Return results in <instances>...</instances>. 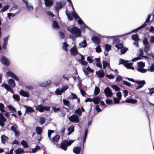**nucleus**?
I'll return each instance as SVG.
<instances>
[{"label":"nucleus","mask_w":154,"mask_h":154,"mask_svg":"<svg viewBox=\"0 0 154 154\" xmlns=\"http://www.w3.org/2000/svg\"><path fill=\"white\" fill-rule=\"evenodd\" d=\"M69 88V86L68 85H66L65 86L62 87L61 90L63 92H64L65 91Z\"/></svg>","instance_id":"obj_63"},{"label":"nucleus","mask_w":154,"mask_h":154,"mask_svg":"<svg viewBox=\"0 0 154 154\" xmlns=\"http://www.w3.org/2000/svg\"><path fill=\"white\" fill-rule=\"evenodd\" d=\"M123 82L124 85L128 86H130L131 85V83L127 81H123Z\"/></svg>","instance_id":"obj_61"},{"label":"nucleus","mask_w":154,"mask_h":154,"mask_svg":"<svg viewBox=\"0 0 154 154\" xmlns=\"http://www.w3.org/2000/svg\"><path fill=\"white\" fill-rule=\"evenodd\" d=\"M19 94L24 97H30L29 94L28 92L24 91L23 90H21L19 93Z\"/></svg>","instance_id":"obj_8"},{"label":"nucleus","mask_w":154,"mask_h":154,"mask_svg":"<svg viewBox=\"0 0 154 154\" xmlns=\"http://www.w3.org/2000/svg\"><path fill=\"white\" fill-rule=\"evenodd\" d=\"M137 65L139 68H143L145 66V63L142 61L139 62L137 63Z\"/></svg>","instance_id":"obj_39"},{"label":"nucleus","mask_w":154,"mask_h":154,"mask_svg":"<svg viewBox=\"0 0 154 154\" xmlns=\"http://www.w3.org/2000/svg\"><path fill=\"white\" fill-rule=\"evenodd\" d=\"M36 131L38 134L40 135L42 133V129L39 126H37L36 128Z\"/></svg>","instance_id":"obj_28"},{"label":"nucleus","mask_w":154,"mask_h":154,"mask_svg":"<svg viewBox=\"0 0 154 154\" xmlns=\"http://www.w3.org/2000/svg\"><path fill=\"white\" fill-rule=\"evenodd\" d=\"M151 16V15H149L148 18H147L145 22L144 23H145V24H146V26L147 25V24H146V23H148L150 21V18Z\"/></svg>","instance_id":"obj_59"},{"label":"nucleus","mask_w":154,"mask_h":154,"mask_svg":"<svg viewBox=\"0 0 154 154\" xmlns=\"http://www.w3.org/2000/svg\"><path fill=\"white\" fill-rule=\"evenodd\" d=\"M17 126H15L14 125L12 126L11 127V130L13 131L15 133L16 136H17L19 135V132L17 130Z\"/></svg>","instance_id":"obj_11"},{"label":"nucleus","mask_w":154,"mask_h":154,"mask_svg":"<svg viewBox=\"0 0 154 154\" xmlns=\"http://www.w3.org/2000/svg\"><path fill=\"white\" fill-rule=\"evenodd\" d=\"M105 49L107 52L110 50L111 49V46L108 44H106L105 45Z\"/></svg>","instance_id":"obj_34"},{"label":"nucleus","mask_w":154,"mask_h":154,"mask_svg":"<svg viewBox=\"0 0 154 154\" xmlns=\"http://www.w3.org/2000/svg\"><path fill=\"white\" fill-rule=\"evenodd\" d=\"M81 150V148L79 146L75 147L73 149V152L76 154H79Z\"/></svg>","instance_id":"obj_14"},{"label":"nucleus","mask_w":154,"mask_h":154,"mask_svg":"<svg viewBox=\"0 0 154 154\" xmlns=\"http://www.w3.org/2000/svg\"><path fill=\"white\" fill-rule=\"evenodd\" d=\"M35 109L40 112H43V106L42 104L39 105L35 106Z\"/></svg>","instance_id":"obj_23"},{"label":"nucleus","mask_w":154,"mask_h":154,"mask_svg":"<svg viewBox=\"0 0 154 154\" xmlns=\"http://www.w3.org/2000/svg\"><path fill=\"white\" fill-rule=\"evenodd\" d=\"M54 130H49L48 131V137L51 139V135L52 133H54Z\"/></svg>","instance_id":"obj_48"},{"label":"nucleus","mask_w":154,"mask_h":154,"mask_svg":"<svg viewBox=\"0 0 154 154\" xmlns=\"http://www.w3.org/2000/svg\"><path fill=\"white\" fill-rule=\"evenodd\" d=\"M63 7L62 4L60 2H58L56 4V6H55V9L56 10L58 11L62 8Z\"/></svg>","instance_id":"obj_17"},{"label":"nucleus","mask_w":154,"mask_h":154,"mask_svg":"<svg viewBox=\"0 0 154 154\" xmlns=\"http://www.w3.org/2000/svg\"><path fill=\"white\" fill-rule=\"evenodd\" d=\"M68 129L69 132L70 131L72 132H73L74 130V127L73 126H70L69 127Z\"/></svg>","instance_id":"obj_58"},{"label":"nucleus","mask_w":154,"mask_h":154,"mask_svg":"<svg viewBox=\"0 0 154 154\" xmlns=\"http://www.w3.org/2000/svg\"><path fill=\"white\" fill-rule=\"evenodd\" d=\"M108 63L106 61H103V67L104 69H105L107 66Z\"/></svg>","instance_id":"obj_54"},{"label":"nucleus","mask_w":154,"mask_h":154,"mask_svg":"<svg viewBox=\"0 0 154 154\" xmlns=\"http://www.w3.org/2000/svg\"><path fill=\"white\" fill-rule=\"evenodd\" d=\"M101 98L99 96L95 97L93 99V102L96 104H98L100 102Z\"/></svg>","instance_id":"obj_20"},{"label":"nucleus","mask_w":154,"mask_h":154,"mask_svg":"<svg viewBox=\"0 0 154 154\" xmlns=\"http://www.w3.org/2000/svg\"><path fill=\"white\" fill-rule=\"evenodd\" d=\"M2 86H4L5 88L7 91L10 88L9 86L6 84H3L2 85Z\"/></svg>","instance_id":"obj_51"},{"label":"nucleus","mask_w":154,"mask_h":154,"mask_svg":"<svg viewBox=\"0 0 154 154\" xmlns=\"http://www.w3.org/2000/svg\"><path fill=\"white\" fill-rule=\"evenodd\" d=\"M132 64V63H126L124 64V66L127 69H129Z\"/></svg>","instance_id":"obj_50"},{"label":"nucleus","mask_w":154,"mask_h":154,"mask_svg":"<svg viewBox=\"0 0 154 154\" xmlns=\"http://www.w3.org/2000/svg\"><path fill=\"white\" fill-rule=\"evenodd\" d=\"M96 51L97 53H100L101 51V49L100 45H98L96 48Z\"/></svg>","instance_id":"obj_52"},{"label":"nucleus","mask_w":154,"mask_h":154,"mask_svg":"<svg viewBox=\"0 0 154 154\" xmlns=\"http://www.w3.org/2000/svg\"><path fill=\"white\" fill-rule=\"evenodd\" d=\"M75 113L78 114L79 116L82 115V112L80 108H79L76 110L74 112Z\"/></svg>","instance_id":"obj_40"},{"label":"nucleus","mask_w":154,"mask_h":154,"mask_svg":"<svg viewBox=\"0 0 154 154\" xmlns=\"http://www.w3.org/2000/svg\"><path fill=\"white\" fill-rule=\"evenodd\" d=\"M21 143L24 148H26L28 147L27 143L26 141L24 140L22 141L21 142Z\"/></svg>","instance_id":"obj_33"},{"label":"nucleus","mask_w":154,"mask_h":154,"mask_svg":"<svg viewBox=\"0 0 154 154\" xmlns=\"http://www.w3.org/2000/svg\"><path fill=\"white\" fill-rule=\"evenodd\" d=\"M145 26H146V24H145V23L143 24L142 25L140 26V27H139L137 29L133 30L132 31V32H136L137 31V30L138 29H140L141 28H142L143 27H144Z\"/></svg>","instance_id":"obj_36"},{"label":"nucleus","mask_w":154,"mask_h":154,"mask_svg":"<svg viewBox=\"0 0 154 154\" xmlns=\"http://www.w3.org/2000/svg\"><path fill=\"white\" fill-rule=\"evenodd\" d=\"M67 29L68 31L72 34L75 35L76 37H81V32L77 27L74 26L72 28L68 27Z\"/></svg>","instance_id":"obj_1"},{"label":"nucleus","mask_w":154,"mask_h":154,"mask_svg":"<svg viewBox=\"0 0 154 154\" xmlns=\"http://www.w3.org/2000/svg\"><path fill=\"white\" fill-rule=\"evenodd\" d=\"M0 61L2 64L6 66H9L10 65V61L5 56L2 57L1 58Z\"/></svg>","instance_id":"obj_4"},{"label":"nucleus","mask_w":154,"mask_h":154,"mask_svg":"<svg viewBox=\"0 0 154 154\" xmlns=\"http://www.w3.org/2000/svg\"><path fill=\"white\" fill-rule=\"evenodd\" d=\"M112 88L116 91H118L120 89V88L116 85H112Z\"/></svg>","instance_id":"obj_53"},{"label":"nucleus","mask_w":154,"mask_h":154,"mask_svg":"<svg viewBox=\"0 0 154 154\" xmlns=\"http://www.w3.org/2000/svg\"><path fill=\"white\" fill-rule=\"evenodd\" d=\"M116 96L119 99H121L122 96L121 93L120 92H117L116 94Z\"/></svg>","instance_id":"obj_62"},{"label":"nucleus","mask_w":154,"mask_h":154,"mask_svg":"<svg viewBox=\"0 0 154 154\" xmlns=\"http://www.w3.org/2000/svg\"><path fill=\"white\" fill-rule=\"evenodd\" d=\"M137 102V100L136 99H127L125 101L121 102L125 103L127 102L128 103H136Z\"/></svg>","instance_id":"obj_15"},{"label":"nucleus","mask_w":154,"mask_h":154,"mask_svg":"<svg viewBox=\"0 0 154 154\" xmlns=\"http://www.w3.org/2000/svg\"><path fill=\"white\" fill-rule=\"evenodd\" d=\"M104 92L107 97H110L112 95V93L109 87L106 88L104 89Z\"/></svg>","instance_id":"obj_7"},{"label":"nucleus","mask_w":154,"mask_h":154,"mask_svg":"<svg viewBox=\"0 0 154 154\" xmlns=\"http://www.w3.org/2000/svg\"><path fill=\"white\" fill-rule=\"evenodd\" d=\"M63 101L64 105L67 106L69 107H70V103L69 100L65 99H63Z\"/></svg>","instance_id":"obj_31"},{"label":"nucleus","mask_w":154,"mask_h":154,"mask_svg":"<svg viewBox=\"0 0 154 154\" xmlns=\"http://www.w3.org/2000/svg\"><path fill=\"white\" fill-rule=\"evenodd\" d=\"M119 100L120 99L116 97H114L113 98L114 101L116 103H119Z\"/></svg>","instance_id":"obj_60"},{"label":"nucleus","mask_w":154,"mask_h":154,"mask_svg":"<svg viewBox=\"0 0 154 154\" xmlns=\"http://www.w3.org/2000/svg\"><path fill=\"white\" fill-rule=\"evenodd\" d=\"M127 62L126 61L124 60L123 59H120V62L119 63V65H120L121 64H124L125 63Z\"/></svg>","instance_id":"obj_57"},{"label":"nucleus","mask_w":154,"mask_h":154,"mask_svg":"<svg viewBox=\"0 0 154 154\" xmlns=\"http://www.w3.org/2000/svg\"><path fill=\"white\" fill-rule=\"evenodd\" d=\"M50 108L49 106H43V112L44 110H45L46 111H49L50 110Z\"/></svg>","instance_id":"obj_45"},{"label":"nucleus","mask_w":154,"mask_h":154,"mask_svg":"<svg viewBox=\"0 0 154 154\" xmlns=\"http://www.w3.org/2000/svg\"><path fill=\"white\" fill-rule=\"evenodd\" d=\"M8 107L9 109L11 111V113H13V112H17L15 109L11 105H8Z\"/></svg>","instance_id":"obj_30"},{"label":"nucleus","mask_w":154,"mask_h":154,"mask_svg":"<svg viewBox=\"0 0 154 154\" xmlns=\"http://www.w3.org/2000/svg\"><path fill=\"white\" fill-rule=\"evenodd\" d=\"M115 47L117 48L118 49L122 48H123V45L122 44L119 43L116 45Z\"/></svg>","instance_id":"obj_41"},{"label":"nucleus","mask_w":154,"mask_h":154,"mask_svg":"<svg viewBox=\"0 0 154 154\" xmlns=\"http://www.w3.org/2000/svg\"><path fill=\"white\" fill-rule=\"evenodd\" d=\"M70 52L71 54L73 56H76L79 53L77 49L75 47H73L71 48L70 50Z\"/></svg>","instance_id":"obj_10"},{"label":"nucleus","mask_w":154,"mask_h":154,"mask_svg":"<svg viewBox=\"0 0 154 154\" xmlns=\"http://www.w3.org/2000/svg\"><path fill=\"white\" fill-rule=\"evenodd\" d=\"M100 92V89L98 87H96L94 90V94L95 96L97 95Z\"/></svg>","instance_id":"obj_29"},{"label":"nucleus","mask_w":154,"mask_h":154,"mask_svg":"<svg viewBox=\"0 0 154 154\" xmlns=\"http://www.w3.org/2000/svg\"><path fill=\"white\" fill-rule=\"evenodd\" d=\"M53 4V2L51 0H48L45 1V5L47 7L51 6Z\"/></svg>","instance_id":"obj_24"},{"label":"nucleus","mask_w":154,"mask_h":154,"mask_svg":"<svg viewBox=\"0 0 154 154\" xmlns=\"http://www.w3.org/2000/svg\"><path fill=\"white\" fill-rule=\"evenodd\" d=\"M87 60L90 63H92L93 62V60H92L91 58L89 56H88L87 57Z\"/></svg>","instance_id":"obj_64"},{"label":"nucleus","mask_w":154,"mask_h":154,"mask_svg":"<svg viewBox=\"0 0 154 154\" xmlns=\"http://www.w3.org/2000/svg\"><path fill=\"white\" fill-rule=\"evenodd\" d=\"M60 138V136L59 135L56 134L52 139L51 140L52 142H57Z\"/></svg>","instance_id":"obj_21"},{"label":"nucleus","mask_w":154,"mask_h":154,"mask_svg":"<svg viewBox=\"0 0 154 154\" xmlns=\"http://www.w3.org/2000/svg\"><path fill=\"white\" fill-rule=\"evenodd\" d=\"M137 70L138 71L143 73L146 72V69L141 67L138 68Z\"/></svg>","instance_id":"obj_38"},{"label":"nucleus","mask_w":154,"mask_h":154,"mask_svg":"<svg viewBox=\"0 0 154 154\" xmlns=\"http://www.w3.org/2000/svg\"><path fill=\"white\" fill-rule=\"evenodd\" d=\"M132 39L135 41H137L139 40V35L138 34H133L132 35Z\"/></svg>","instance_id":"obj_27"},{"label":"nucleus","mask_w":154,"mask_h":154,"mask_svg":"<svg viewBox=\"0 0 154 154\" xmlns=\"http://www.w3.org/2000/svg\"><path fill=\"white\" fill-rule=\"evenodd\" d=\"M8 83L10 86L11 88L15 87L16 84L14 81L12 79H11L9 80Z\"/></svg>","instance_id":"obj_13"},{"label":"nucleus","mask_w":154,"mask_h":154,"mask_svg":"<svg viewBox=\"0 0 154 154\" xmlns=\"http://www.w3.org/2000/svg\"><path fill=\"white\" fill-rule=\"evenodd\" d=\"M74 140H64L62 141L60 144V148L64 150H66L67 147L70 146L73 142Z\"/></svg>","instance_id":"obj_2"},{"label":"nucleus","mask_w":154,"mask_h":154,"mask_svg":"<svg viewBox=\"0 0 154 154\" xmlns=\"http://www.w3.org/2000/svg\"><path fill=\"white\" fill-rule=\"evenodd\" d=\"M69 119L71 122H78L79 121V117L76 115H73L70 116Z\"/></svg>","instance_id":"obj_5"},{"label":"nucleus","mask_w":154,"mask_h":154,"mask_svg":"<svg viewBox=\"0 0 154 154\" xmlns=\"http://www.w3.org/2000/svg\"><path fill=\"white\" fill-rule=\"evenodd\" d=\"M4 106L2 103H0V110L2 112H5V111L4 109Z\"/></svg>","instance_id":"obj_42"},{"label":"nucleus","mask_w":154,"mask_h":154,"mask_svg":"<svg viewBox=\"0 0 154 154\" xmlns=\"http://www.w3.org/2000/svg\"><path fill=\"white\" fill-rule=\"evenodd\" d=\"M143 42L144 45H145L144 49V51L146 53H147L148 51L150 50V45L148 41L147 38H144L143 41Z\"/></svg>","instance_id":"obj_3"},{"label":"nucleus","mask_w":154,"mask_h":154,"mask_svg":"<svg viewBox=\"0 0 154 154\" xmlns=\"http://www.w3.org/2000/svg\"><path fill=\"white\" fill-rule=\"evenodd\" d=\"M140 53L139 54L140 56H141L142 57H144V58H145L146 59H148L149 58V57L147 56L143 55V50H140Z\"/></svg>","instance_id":"obj_43"},{"label":"nucleus","mask_w":154,"mask_h":154,"mask_svg":"<svg viewBox=\"0 0 154 154\" xmlns=\"http://www.w3.org/2000/svg\"><path fill=\"white\" fill-rule=\"evenodd\" d=\"M92 40L93 42L97 45L99 44L100 43V39L97 36H92Z\"/></svg>","instance_id":"obj_9"},{"label":"nucleus","mask_w":154,"mask_h":154,"mask_svg":"<svg viewBox=\"0 0 154 154\" xmlns=\"http://www.w3.org/2000/svg\"><path fill=\"white\" fill-rule=\"evenodd\" d=\"M52 27L54 29H59V26L57 22L54 20L53 22Z\"/></svg>","instance_id":"obj_26"},{"label":"nucleus","mask_w":154,"mask_h":154,"mask_svg":"<svg viewBox=\"0 0 154 154\" xmlns=\"http://www.w3.org/2000/svg\"><path fill=\"white\" fill-rule=\"evenodd\" d=\"M69 46L66 43V42H64L63 43V46L62 47V48L66 52L68 51V46Z\"/></svg>","instance_id":"obj_25"},{"label":"nucleus","mask_w":154,"mask_h":154,"mask_svg":"<svg viewBox=\"0 0 154 154\" xmlns=\"http://www.w3.org/2000/svg\"><path fill=\"white\" fill-rule=\"evenodd\" d=\"M81 43L82 44V45L83 44V45H82V46H81V47H85L87 45L86 41L85 40H84L82 42H81Z\"/></svg>","instance_id":"obj_55"},{"label":"nucleus","mask_w":154,"mask_h":154,"mask_svg":"<svg viewBox=\"0 0 154 154\" xmlns=\"http://www.w3.org/2000/svg\"><path fill=\"white\" fill-rule=\"evenodd\" d=\"M1 139L2 143L5 144L7 142L8 138L5 135H3L1 136Z\"/></svg>","instance_id":"obj_18"},{"label":"nucleus","mask_w":154,"mask_h":154,"mask_svg":"<svg viewBox=\"0 0 154 154\" xmlns=\"http://www.w3.org/2000/svg\"><path fill=\"white\" fill-rule=\"evenodd\" d=\"M45 122V119L44 117H41L40 118V123L41 124H44Z\"/></svg>","instance_id":"obj_49"},{"label":"nucleus","mask_w":154,"mask_h":154,"mask_svg":"<svg viewBox=\"0 0 154 154\" xmlns=\"http://www.w3.org/2000/svg\"><path fill=\"white\" fill-rule=\"evenodd\" d=\"M13 98L17 101L19 102L20 101V99L19 96L17 94H14L13 95Z\"/></svg>","instance_id":"obj_35"},{"label":"nucleus","mask_w":154,"mask_h":154,"mask_svg":"<svg viewBox=\"0 0 154 154\" xmlns=\"http://www.w3.org/2000/svg\"><path fill=\"white\" fill-rule=\"evenodd\" d=\"M128 50V49L127 48H122L121 49V53L122 54H124Z\"/></svg>","instance_id":"obj_47"},{"label":"nucleus","mask_w":154,"mask_h":154,"mask_svg":"<svg viewBox=\"0 0 154 154\" xmlns=\"http://www.w3.org/2000/svg\"><path fill=\"white\" fill-rule=\"evenodd\" d=\"M0 120L3 121H6V119L3 115L2 113H0Z\"/></svg>","instance_id":"obj_46"},{"label":"nucleus","mask_w":154,"mask_h":154,"mask_svg":"<svg viewBox=\"0 0 154 154\" xmlns=\"http://www.w3.org/2000/svg\"><path fill=\"white\" fill-rule=\"evenodd\" d=\"M63 93L61 90H59L58 88H57L56 91L55 93L57 95H60Z\"/></svg>","instance_id":"obj_44"},{"label":"nucleus","mask_w":154,"mask_h":154,"mask_svg":"<svg viewBox=\"0 0 154 154\" xmlns=\"http://www.w3.org/2000/svg\"><path fill=\"white\" fill-rule=\"evenodd\" d=\"M139 85H142L143 86L144 85L146 84V82L144 80H136L135 82Z\"/></svg>","instance_id":"obj_32"},{"label":"nucleus","mask_w":154,"mask_h":154,"mask_svg":"<svg viewBox=\"0 0 154 154\" xmlns=\"http://www.w3.org/2000/svg\"><path fill=\"white\" fill-rule=\"evenodd\" d=\"M8 6L6 5L4 6L1 10V11H2L3 12L5 11L8 8Z\"/></svg>","instance_id":"obj_56"},{"label":"nucleus","mask_w":154,"mask_h":154,"mask_svg":"<svg viewBox=\"0 0 154 154\" xmlns=\"http://www.w3.org/2000/svg\"><path fill=\"white\" fill-rule=\"evenodd\" d=\"M23 106L26 109L25 115L26 113H31L34 112V110L31 107L26 106L25 105H24Z\"/></svg>","instance_id":"obj_12"},{"label":"nucleus","mask_w":154,"mask_h":154,"mask_svg":"<svg viewBox=\"0 0 154 154\" xmlns=\"http://www.w3.org/2000/svg\"><path fill=\"white\" fill-rule=\"evenodd\" d=\"M65 12L68 19L70 20H73V16L76 13L72 11L71 14L67 10H66Z\"/></svg>","instance_id":"obj_6"},{"label":"nucleus","mask_w":154,"mask_h":154,"mask_svg":"<svg viewBox=\"0 0 154 154\" xmlns=\"http://www.w3.org/2000/svg\"><path fill=\"white\" fill-rule=\"evenodd\" d=\"M15 74L11 71L8 72L7 73V75L8 77H11L13 78Z\"/></svg>","instance_id":"obj_37"},{"label":"nucleus","mask_w":154,"mask_h":154,"mask_svg":"<svg viewBox=\"0 0 154 154\" xmlns=\"http://www.w3.org/2000/svg\"><path fill=\"white\" fill-rule=\"evenodd\" d=\"M96 74L100 78H103L105 75V74L102 70H100L96 72Z\"/></svg>","instance_id":"obj_16"},{"label":"nucleus","mask_w":154,"mask_h":154,"mask_svg":"<svg viewBox=\"0 0 154 154\" xmlns=\"http://www.w3.org/2000/svg\"><path fill=\"white\" fill-rule=\"evenodd\" d=\"M15 152H16L15 154H22L26 152L23 149L21 148H18L15 151Z\"/></svg>","instance_id":"obj_22"},{"label":"nucleus","mask_w":154,"mask_h":154,"mask_svg":"<svg viewBox=\"0 0 154 154\" xmlns=\"http://www.w3.org/2000/svg\"><path fill=\"white\" fill-rule=\"evenodd\" d=\"M51 81L50 80L48 81H45L41 84L40 85L43 87H46L48 86L51 84Z\"/></svg>","instance_id":"obj_19"}]
</instances>
